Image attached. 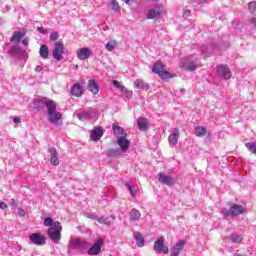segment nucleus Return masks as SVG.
Segmentation results:
<instances>
[{
    "label": "nucleus",
    "mask_w": 256,
    "mask_h": 256,
    "mask_svg": "<svg viewBox=\"0 0 256 256\" xmlns=\"http://www.w3.org/2000/svg\"><path fill=\"white\" fill-rule=\"evenodd\" d=\"M221 213L224 219H229V217H239V215H243L245 213V207L234 204L230 207V209H222Z\"/></svg>",
    "instance_id": "obj_1"
},
{
    "label": "nucleus",
    "mask_w": 256,
    "mask_h": 256,
    "mask_svg": "<svg viewBox=\"0 0 256 256\" xmlns=\"http://www.w3.org/2000/svg\"><path fill=\"white\" fill-rule=\"evenodd\" d=\"M48 121L54 125L59 123V119H61V112L57 111V104L54 102L48 103L47 108Z\"/></svg>",
    "instance_id": "obj_2"
},
{
    "label": "nucleus",
    "mask_w": 256,
    "mask_h": 256,
    "mask_svg": "<svg viewBox=\"0 0 256 256\" xmlns=\"http://www.w3.org/2000/svg\"><path fill=\"white\" fill-rule=\"evenodd\" d=\"M61 231H63L61 222H54V225L48 228V237L52 242L58 244L61 241Z\"/></svg>",
    "instance_id": "obj_3"
},
{
    "label": "nucleus",
    "mask_w": 256,
    "mask_h": 256,
    "mask_svg": "<svg viewBox=\"0 0 256 256\" xmlns=\"http://www.w3.org/2000/svg\"><path fill=\"white\" fill-rule=\"evenodd\" d=\"M67 49L65 48V45L61 41H56L55 42V48L52 52L53 58L55 61H62L63 60V55H65Z\"/></svg>",
    "instance_id": "obj_4"
},
{
    "label": "nucleus",
    "mask_w": 256,
    "mask_h": 256,
    "mask_svg": "<svg viewBox=\"0 0 256 256\" xmlns=\"http://www.w3.org/2000/svg\"><path fill=\"white\" fill-rule=\"evenodd\" d=\"M152 71L159 75L161 79H170L171 73L165 71V66L161 62H156L152 68Z\"/></svg>",
    "instance_id": "obj_5"
},
{
    "label": "nucleus",
    "mask_w": 256,
    "mask_h": 256,
    "mask_svg": "<svg viewBox=\"0 0 256 256\" xmlns=\"http://www.w3.org/2000/svg\"><path fill=\"white\" fill-rule=\"evenodd\" d=\"M75 115L79 119V121H89L93 119V117H95V110H77L75 112Z\"/></svg>",
    "instance_id": "obj_6"
},
{
    "label": "nucleus",
    "mask_w": 256,
    "mask_h": 256,
    "mask_svg": "<svg viewBox=\"0 0 256 256\" xmlns=\"http://www.w3.org/2000/svg\"><path fill=\"white\" fill-rule=\"evenodd\" d=\"M158 181H160L162 185H166L167 187H173V185L177 183V179L165 173L158 174Z\"/></svg>",
    "instance_id": "obj_7"
},
{
    "label": "nucleus",
    "mask_w": 256,
    "mask_h": 256,
    "mask_svg": "<svg viewBox=\"0 0 256 256\" xmlns=\"http://www.w3.org/2000/svg\"><path fill=\"white\" fill-rule=\"evenodd\" d=\"M153 249L155 253H163L164 255L169 253V247L165 246V238H159L155 241Z\"/></svg>",
    "instance_id": "obj_8"
},
{
    "label": "nucleus",
    "mask_w": 256,
    "mask_h": 256,
    "mask_svg": "<svg viewBox=\"0 0 256 256\" xmlns=\"http://www.w3.org/2000/svg\"><path fill=\"white\" fill-rule=\"evenodd\" d=\"M105 245V239L98 238L94 244L89 248L88 255H99L101 248Z\"/></svg>",
    "instance_id": "obj_9"
},
{
    "label": "nucleus",
    "mask_w": 256,
    "mask_h": 256,
    "mask_svg": "<svg viewBox=\"0 0 256 256\" xmlns=\"http://www.w3.org/2000/svg\"><path fill=\"white\" fill-rule=\"evenodd\" d=\"M117 145L120 147L122 153H127L129 147H131V142L127 139V136H120L117 139Z\"/></svg>",
    "instance_id": "obj_10"
},
{
    "label": "nucleus",
    "mask_w": 256,
    "mask_h": 256,
    "mask_svg": "<svg viewBox=\"0 0 256 256\" xmlns=\"http://www.w3.org/2000/svg\"><path fill=\"white\" fill-rule=\"evenodd\" d=\"M53 100H49V98H41V99H36L33 102L34 109H37V111H41L43 107H47L49 109V103H53Z\"/></svg>",
    "instance_id": "obj_11"
},
{
    "label": "nucleus",
    "mask_w": 256,
    "mask_h": 256,
    "mask_svg": "<svg viewBox=\"0 0 256 256\" xmlns=\"http://www.w3.org/2000/svg\"><path fill=\"white\" fill-rule=\"evenodd\" d=\"M217 75L222 79H231V70L227 66L220 65L217 67Z\"/></svg>",
    "instance_id": "obj_12"
},
{
    "label": "nucleus",
    "mask_w": 256,
    "mask_h": 256,
    "mask_svg": "<svg viewBox=\"0 0 256 256\" xmlns=\"http://www.w3.org/2000/svg\"><path fill=\"white\" fill-rule=\"evenodd\" d=\"M71 249H85L87 247V242L79 238H71L69 241Z\"/></svg>",
    "instance_id": "obj_13"
},
{
    "label": "nucleus",
    "mask_w": 256,
    "mask_h": 256,
    "mask_svg": "<svg viewBox=\"0 0 256 256\" xmlns=\"http://www.w3.org/2000/svg\"><path fill=\"white\" fill-rule=\"evenodd\" d=\"M29 239L31 241V243H33L34 245H45V236L39 234V233H33L29 236Z\"/></svg>",
    "instance_id": "obj_14"
},
{
    "label": "nucleus",
    "mask_w": 256,
    "mask_h": 256,
    "mask_svg": "<svg viewBox=\"0 0 256 256\" xmlns=\"http://www.w3.org/2000/svg\"><path fill=\"white\" fill-rule=\"evenodd\" d=\"M161 13V7L156 6L148 11L147 19H159L161 17Z\"/></svg>",
    "instance_id": "obj_15"
},
{
    "label": "nucleus",
    "mask_w": 256,
    "mask_h": 256,
    "mask_svg": "<svg viewBox=\"0 0 256 256\" xmlns=\"http://www.w3.org/2000/svg\"><path fill=\"white\" fill-rule=\"evenodd\" d=\"M89 57H91V49L81 48L77 51V58L80 61H85V59H89Z\"/></svg>",
    "instance_id": "obj_16"
},
{
    "label": "nucleus",
    "mask_w": 256,
    "mask_h": 256,
    "mask_svg": "<svg viewBox=\"0 0 256 256\" xmlns=\"http://www.w3.org/2000/svg\"><path fill=\"white\" fill-rule=\"evenodd\" d=\"M170 147H175L179 141V129L175 128L173 133H171L168 137Z\"/></svg>",
    "instance_id": "obj_17"
},
{
    "label": "nucleus",
    "mask_w": 256,
    "mask_h": 256,
    "mask_svg": "<svg viewBox=\"0 0 256 256\" xmlns=\"http://www.w3.org/2000/svg\"><path fill=\"white\" fill-rule=\"evenodd\" d=\"M101 137H103V129L101 127L94 128L90 134L91 140L97 142L101 140Z\"/></svg>",
    "instance_id": "obj_18"
},
{
    "label": "nucleus",
    "mask_w": 256,
    "mask_h": 256,
    "mask_svg": "<svg viewBox=\"0 0 256 256\" xmlns=\"http://www.w3.org/2000/svg\"><path fill=\"white\" fill-rule=\"evenodd\" d=\"M183 247H185V241L179 240L172 248L171 256H179L181 251H183Z\"/></svg>",
    "instance_id": "obj_19"
},
{
    "label": "nucleus",
    "mask_w": 256,
    "mask_h": 256,
    "mask_svg": "<svg viewBox=\"0 0 256 256\" xmlns=\"http://www.w3.org/2000/svg\"><path fill=\"white\" fill-rule=\"evenodd\" d=\"M199 63H197V60H191V58H188L185 62H184V69H186V71H195V69H197Z\"/></svg>",
    "instance_id": "obj_20"
},
{
    "label": "nucleus",
    "mask_w": 256,
    "mask_h": 256,
    "mask_svg": "<svg viewBox=\"0 0 256 256\" xmlns=\"http://www.w3.org/2000/svg\"><path fill=\"white\" fill-rule=\"evenodd\" d=\"M49 153L51 155L50 163L56 166L59 165V154L57 153V149L51 147Z\"/></svg>",
    "instance_id": "obj_21"
},
{
    "label": "nucleus",
    "mask_w": 256,
    "mask_h": 256,
    "mask_svg": "<svg viewBox=\"0 0 256 256\" xmlns=\"http://www.w3.org/2000/svg\"><path fill=\"white\" fill-rule=\"evenodd\" d=\"M112 85L116 87V89H120L122 93H125L127 97H131L133 95V92L127 90L123 84L117 80H113Z\"/></svg>",
    "instance_id": "obj_22"
},
{
    "label": "nucleus",
    "mask_w": 256,
    "mask_h": 256,
    "mask_svg": "<svg viewBox=\"0 0 256 256\" xmlns=\"http://www.w3.org/2000/svg\"><path fill=\"white\" fill-rule=\"evenodd\" d=\"M71 95L74 97H81V95H83V86L79 83H75L71 88Z\"/></svg>",
    "instance_id": "obj_23"
},
{
    "label": "nucleus",
    "mask_w": 256,
    "mask_h": 256,
    "mask_svg": "<svg viewBox=\"0 0 256 256\" xmlns=\"http://www.w3.org/2000/svg\"><path fill=\"white\" fill-rule=\"evenodd\" d=\"M138 129L140 131H148L149 130V122L147 118L140 117L137 121Z\"/></svg>",
    "instance_id": "obj_24"
},
{
    "label": "nucleus",
    "mask_w": 256,
    "mask_h": 256,
    "mask_svg": "<svg viewBox=\"0 0 256 256\" xmlns=\"http://www.w3.org/2000/svg\"><path fill=\"white\" fill-rule=\"evenodd\" d=\"M88 90L91 91L93 95H97V93H99V84H97L95 79H90L88 81Z\"/></svg>",
    "instance_id": "obj_25"
},
{
    "label": "nucleus",
    "mask_w": 256,
    "mask_h": 256,
    "mask_svg": "<svg viewBox=\"0 0 256 256\" xmlns=\"http://www.w3.org/2000/svg\"><path fill=\"white\" fill-rule=\"evenodd\" d=\"M23 37H25V33L21 31H16L14 32L13 36L10 38V41L11 43H15L16 45H19Z\"/></svg>",
    "instance_id": "obj_26"
},
{
    "label": "nucleus",
    "mask_w": 256,
    "mask_h": 256,
    "mask_svg": "<svg viewBox=\"0 0 256 256\" xmlns=\"http://www.w3.org/2000/svg\"><path fill=\"white\" fill-rule=\"evenodd\" d=\"M112 129L114 131V135L119 139V137H127V132H125V129L123 127L113 125Z\"/></svg>",
    "instance_id": "obj_27"
},
{
    "label": "nucleus",
    "mask_w": 256,
    "mask_h": 256,
    "mask_svg": "<svg viewBox=\"0 0 256 256\" xmlns=\"http://www.w3.org/2000/svg\"><path fill=\"white\" fill-rule=\"evenodd\" d=\"M133 237L136 241L137 247H144L145 245V238H143V235H141L140 232H134Z\"/></svg>",
    "instance_id": "obj_28"
},
{
    "label": "nucleus",
    "mask_w": 256,
    "mask_h": 256,
    "mask_svg": "<svg viewBox=\"0 0 256 256\" xmlns=\"http://www.w3.org/2000/svg\"><path fill=\"white\" fill-rule=\"evenodd\" d=\"M129 217H130V221L137 223V221L141 219V212H139V210L134 208L130 211Z\"/></svg>",
    "instance_id": "obj_29"
},
{
    "label": "nucleus",
    "mask_w": 256,
    "mask_h": 256,
    "mask_svg": "<svg viewBox=\"0 0 256 256\" xmlns=\"http://www.w3.org/2000/svg\"><path fill=\"white\" fill-rule=\"evenodd\" d=\"M127 190L129 191L131 197H135V195H137V191L139 189V187H137L136 185H133L129 182L125 183Z\"/></svg>",
    "instance_id": "obj_30"
},
{
    "label": "nucleus",
    "mask_w": 256,
    "mask_h": 256,
    "mask_svg": "<svg viewBox=\"0 0 256 256\" xmlns=\"http://www.w3.org/2000/svg\"><path fill=\"white\" fill-rule=\"evenodd\" d=\"M134 87H137V89H145L146 91L149 90V84H145L142 79L135 80Z\"/></svg>",
    "instance_id": "obj_31"
},
{
    "label": "nucleus",
    "mask_w": 256,
    "mask_h": 256,
    "mask_svg": "<svg viewBox=\"0 0 256 256\" xmlns=\"http://www.w3.org/2000/svg\"><path fill=\"white\" fill-rule=\"evenodd\" d=\"M39 53L42 59H49V47H47V45H42L40 47Z\"/></svg>",
    "instance_id": "obj_32"
},
{
    "label": "nucleus",
    "mask_w": 256,
    "mask_h": 256,
    "mask_svg": "<svg viewBox=\"0 0 256 256\" xmlns=\"http://www.w3.org/2000/svg\"><path fill=\"white\" fill-rule=\"evenodd\" d=\"M195 135L196 137H205V135H207V129L203 126H196Z\"/></svg>",
    "instance_id": "obj_33"
},
{
    "label": "nucleus",
    "mask_w": 256,
    "mask_h": 256,
    "mask_svg": "<svg viewBox=\"0 0 256 256\" xmlns=\"http://www.w3.org/2000/svg\"><path fill=\"white\" fill-rule=\"evenodd\" d=\"M245 147L248 149V151H250V153H253V155H256V141L246 143Z\"/></svg>",
    "instance_id": "obj_34"
},
{
    "label": "nucleus",
    "mask_w": 256,
    "mask_h": 256,
    "mask_svg": "<svg viewBox=\"0 0 256 256\" xmlns=\"http://www.w3.org/2000/svg\"><path fill=\"white\" fill-rule=\"evenodd\" d=\"M96 221L100 223V225H107L108 227L109 225H111V220H109V218H105L104 216L102 217L97 216Z\"/></svg>",
    "instance_id": "obj_35"
},
{
    "label": "nucleus",
    "mask_w": 256,
    "mask_h": 256,
    "mask_svg": "<svg viewBox=\"0 0 256 256\" xmlns=\"http://www.w3.org/2000/svg\"><path fill=\"white\" fill-rule=\"evenodd\" d=\"M230 241H232V243H241L243 241V236L239 234H232L230 235Z\"/></svg>",
    "instance_id": "obj_36"
},
{
    "label": "nucleus",
    "mask_w": 256,
    "mask_h": 256,
    "mask_svg": "<svg viewBox=\"0 0 256 256\" xmlns=\"http://www.w3.org/2000/svg\"><path fill=\"white\" fill-rule=\"evenodd\" d=\"M115 47H117V42H115V40H112L106 44L107 51H113Z\"/></svg>",
    "instance_id": "obj_37"
},
{
    "label": "nucleus",
    "mask_w": 256,
    "mask_h": 256,
    "mask_svg": "<svg viewBox=\"0 0 256 256\" xmlns=\"http://www.w3.org/2000/svg\"><path fill=\"white\" fill-rule=\"evenodd\" d=\"M44 225L45 227H53L55 225V222H53V218L47 217L44 219Z\"/></svg>",
    "instance_id": "obj_38"
},
{
    "label": "nucleus",
    "mask_w": 256,
    "mask_h": 256,
    "mask_svg": "<svg viewBox=\"0 0 256 256\" xmlns=\"http://www.w3.org/2000/svg\"><path fill=\"white\" fill-rule=\"evenodd\" d=\"M248 9L250 13H252L253 15H256V2H250L248 4Z\"/></svg>",
    "instance_id": "obj_39"
},
{
    "label": "nucleus",
    "mask_w": 256,
    "mask_h": 256,
    "mask_svg": "<svg viewBox=\"0 0 256 256\" xmlns=\"http://www.w3.org/2000/svg\"><path fill=\"white\" fill-rule=\"evenodd\" d=\"M84 215L87 219H92L93 221H97V214L95 213L86 212Z\"/></svg>",
    "instance_id": "obj_40"
},
{
    "label": "nucleus",
    "mask_w": 256,
    "mask_h": 256,
    "mask_svg": "<svg viewBox=\"0 0 256 256\" xmlns=\"http://www.w3.org/2000/svg\"><path fill=\"white\" fill-rule=\"evenodd\" d=\"M111 5H112V10L113 11H119L120 7H119V2H117V0H113L111 2Z\"/></svg>",
    "instance_id": "obj_41"
},
{
    "label": "nucleus",
    "mask_w": 256,
    "mask_h": 256,
    "mask_svg": "<svg viewBox=\"0 0 256 256\" xmlns=\"http://www.w3.org/2000/svg\"><path fill=\"white\" fill-rule=\"evenodd\" d=\"M59 39V33L58 32H52L50 34V41H57Z\"/></svg>",
    "instance_id": "obj_42"
},
{
    "label": "nucleus",
    "mask_w": 256,
    "mask_h": 256,
    "mask_svg": "<svg viewBox=\"0 0 256 256\" xmlns=\"http://www.w3.org/2000/svg\"><path fill=\"white\" fill-rule=\"evenodd\" d=\"M183 93H185V88H181L180 90L175 91L176 97H181V95H183Z\"/></svg>",
    "instance_id": "obj_43"
},
{
    "label": "nucleus",
    "mask_w": 256,
    "mask_h": 256,
    "mask_svg": "<svg viewBox=\"0 0 256 256\" xmlns=\"http://www.w3.org/2000/svg\"><path fill=\"white\" fill-rule=\"evenodd\" d=\"M18 215H19V217H25V215H27V212L25 210L19 208Z\"/></svg>",
    "instance_id": "obj_44"
},
{
    "label": "nucleus",
    "mask_w": 256,
    "mask_h": 256,
    "mask_svg": "<svg viewBox=\"0 0 256 256\" xmlns=\"http://www.w3.org/2000/svg\"><path fill=\"white\" fill-rule=\"evenodd\" d=\"M22 45H24V47H27V45H29V38H24L22 41H21Z\"/></svg>",
    "instance_id": "obj_45"
},
{
    "label": "nucleus",
    "mask_w": 256,
    "mask_h": 256,
    "mask_svg": "<svg viewBox=\"0 0 256 256\" xmlns=\"http://www.w3.org/2000/svg\"><path fill=\"white\" fill-rule=\"evenodd\" d=\"M0 209H2V210L7 209V203H5V202H0Z\"/></svg>",
    "instance_id": "obj_46"
},
{
    "label": "nucleus",
    "mask_w": 256,
    "mask_h": 256,
    "mask_svg": "<svg viewBox=\"0 0 256 256\" xmlns=\"http://www.w3.org/2000/svg\"><path fill=\"white\" fill-rule=\"evenodd\" d=\"M35 71H36L37 73H41V71H43V67H41V66H36V67H35Z\"/></svg>",
    "instance_id": "obj_47"
},
{
    "label": "nucleus",
    "mask_w": 256,
    "mask_h": 256,
    "mask_svg": "<svg viewBox=\"0 0 256 256\" xmlns=\"http://www.w3.org/2000/svg\"><path fill=\"white\" fill-rule=\"evenodd\" d=\"M13 123H16V124H17V123H21V120H20L19 118H14V119H13Z\"/></svg>",
    "instance_id": "obj_48"
},
{
    "label": "nucleus",
    "mask_w": 256,
    "mask_h": 256,
    "mask_svg": "<svg viewBox=\"0 0 256 256\" xmlns=\"http://www.w3.org/2000/svg\"><path fill=\"white\" fill-rule=\"evenodd\" d=\"M37 30H38L40 33H43V27H38Z\"/></svg>",
    "instance_id": "obj_49"
},
{
    "label": "nucleus",
    "mask_w": 256,
    "mask_h": 256,
    "mask_svg": "<svg viewBox=\"0 0 256 256\" xmlns=\"http://www.w3.org/2000/svg\"><path fill=\"white\" fill-rule=\"evenodd\" d=\"M0 25H3V18H0Z\"/></svg>",
    "instance_id": "obj_50"
},
{
    "label": "nucleus",
    "mask_w": 256,
    "mask_h": 256,
    "mask_svg": "<svg viewBox=\"0 0 256 256\" xmlns=\"http://www.w3.org/2000/svg\"><path fill=\"white\" fill-rule=\"evenodd\" d=\"M191 12L190 11H186L185 12V15H189Z\"/></svg>",
    "instance_id": "obj_51"
},
{
    "label": "nucleus",
    "mask_w": 256,
    "mask_h": 256,
    "mask_svg": "<svg viewBox=\"0 0 256 256\" xmlns=\"http://www.w3.org/2000/svg\"><path fill=\"white\" fill-rule=\"evenodd\" d=\"M191 12L190 11H186L185 12V15H189Z\"/></svg>",
    "instance_id": "obj_52"
},
{
    "label": "nucleus",
    "mask_w": 256,
    "mask_h": 256,
    "mask_svg": "<svg viewBox=\"0 0 256 256\" xmlns=\"http://www.w3.org/2000/svg\"><path fill=\"white\" fill-rule=\"evenodd\" d=\"M122 1H124V3H129V0H122Z\"/></svg>",
    "instance_id": "obj_53"
},
{
    "label": "nucleus",
    "mask_w": 256,
    "mask_h": 256,
    "mask_svg": "<svg viewBox=\"0 0 256 256\" xmlns=\"http://www.w3.org/2000/svg\"><path fill=\"white\" fill-rule=\"evenodd\" d=\"M14 50H15V48H11L10 51H9V53H11V51H14Z\"/></svg>",
    "instance_id": "obj_54"
},
{
    "label": "nucleus",
    "mask_w": 256,
    "mask_h": 256,
    "mask_svg": "<svg viewBox=\"0 0 256 256\" xmlns=\"http://www.w3.org/2000/svg\"><path fill=\"white\" fill-rule=\"evenodd\" d=\"M202 53H205V49H202Z\"/></svg>",
    "instance_id": "obj_55"
},
{
    "label": "nucleus",
    "mask_w": 256,
    "mask_h": 256,
    "mask_svg": "<svg viewBox=\"0 0 256 256\" xmlns=\"http://www.w3.org/2000/svg\"><path fill=\"white\" fill-rule=\"evenodd\" d=\"M202 1V3H205V0H201Z\"/></svg>",
    "instance_id": "obj_56"
},
{
    "label": "nucleus",
    "mask_w": 256,
    "mask_h": 256,
    "mask_svg": "<svg viewBox=\"0 0 256 256\" xmlns=\"http://www.w3.org/2000/svg\"><path fill=\"white\" fill-rule=\"evenodd\" d=\"M151 1H155V2H157V1H159V0H151Z\"/></svg>",
    "instance_id": "obj_57"
}]
</instances>
